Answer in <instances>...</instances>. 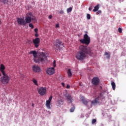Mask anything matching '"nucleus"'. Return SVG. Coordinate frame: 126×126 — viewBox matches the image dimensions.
<instances>
[{
  "instance_id": "f257e3e1",
  "label": "nucleus",
  "mask_w": 126,
  "mask_h": 126,
  "mask_svg": "<svg viewBox=\"0 0 126 126\" xmlns=\"http://www.w3.org/2000/svg\"><path fill=\"white\" fill-rule=\"evenodd\" d=\"M79 51H78L76 56L75 58L78 61H83L86 58L87 55L92 56L93 52L90 48H87V47L84 45H81L79 48Z\"/></svg>"
},
{
  "instance_id": "f03ea898",
  "label": "nucleus",
  "mask_w": 126,
  "mask_h": 126,
  "mask_svg": "<svg viewBox=\"0 0 126 126\" xmlns=\"http://www.w3.org/2000/svg\"><path fill=\"white\" fill-rule=\"evenodd\" d=\"M30 54H32L34 57L33 61L36 63H42V64L47 61V56L44 52H40L38 54L37 57V52L36 51H32Z\"/></svg>"
},
{
  "instance_id": "7ed1b4c3",
  "label": "nucleus",
  "mask_w": 126,
  "mask_h": 126,
  "mask_svg": "<svg viewBox=\"0 0 126 126\" xmlns=\"http://www.w3.org/2000/svg\"><path fill=\"white\" fill-rule=\"evenodd\" d=\"M32 20V21H36V17L33 16L32 12H29L25 18V21L26 22V24L31 23Z\"/></svg>"
},
{
  "instance_id": "20e7f679",
  "label": "nucleus",
  "mask_w": 126,
  "mask_h": 126,
  "mask_svg": "<svg viewBox=\"0 0 126 126\" xmlns=\"http://www.w3.org/2000/svg\"><path fill=\"white\" fill-rule=\"evenodd\" d=\"M3 74V76H2L0 79V81L2 84H7L8 82H9V80H10V77L8 76L6 73H4Z\"/></svg>"
},
{
  "instance_id": "39448f33",
  "label": "nucleus",
  "mask_w": 126,
  "mask_h": 126,
  "mask_svg": "<svg viewBox=\"0 0 126 126\" xmlns=\"http://www.w3.org/2000/svg\"><path fill=\"white\" fill-rule=\"evenodd\" d=\"M80 42L82 44H85V45H89L90 44V37L88 36L87 33L84 35V38L83 39H80Z\"/></svg>"
},
{
  "instance_id": "423d86ee",
  "label": "nucleus",
  "mask_w": 126,
  "mask_h": 126,
  "mask_svg": "<svg viewBox=\"0 0 126 126\" xmlns=\"http://www.w3.org/2000/svg\"><path fill=\"white\" fill-rule=\"evenodd\" d=\"M104 98L105 96H104L103 93H100L98 97H97L94 100L92 101L91 104H92L93 105L98 104V103H99V100H101L102 101V100Z\"/></svg>"
},
{
  "instance_id": "0eeeda50",
  "label": "nucleus",
  "mask_w": 126,
  "mask_h": 126,
  "mask_svg": "<svg viewBox=\"0 0 126 126\" xmlns=\"http://www.w3.org/2000/svg\"><path fill=\"white\" fill-rule=\"evenodd\" d=\"M63 47V44L60 40H56L54 43V48L57 51H60Z\"/></svg>"
},
{
  "instance_id": "6e6552de",
  "label": "nucleus",
  "mask_w": 126,
  "mask_h": 126,
  "mask_svg": "<svg viewBox=\"0 0 126 126\" xmlns=\"http://www.w3.org/2000/svg\"><path fill=\"white\" fill-rule=\"evenodd\" d=\"M38 92L41 96H44V95H46V93H47V89L46 88H44L43 87H41L37 89Z\"/></svg>"
},
{
  "instance_id": "1a4fd4ad",
  "label": "nucleus",
  "mask_w": 126,
  "mask_h": 126,
  "mask_svg": "<svg viewBox=\"0 0 126 126\" xmlns=\"http://www.w3.org/2000/svg\"><path fill=\"white\" fill-rule=\"evenodd\" d=\"M92 83L94 86H97L100 83V79L98 77H94L92 79Z\"/></svg>"
},
{
  "instance_id": "9d476101",
  "label": "nucleus",
  "mask_w": 126,
  "mask_h": 126,
  "mask_svg": "<svg viewBox=\"0 0 126 126\" xmlns=\"http://www.w3.org/2000/svg\"><path fill=\"white\" fill-rule=\"evenodd\" d=\"M35 48H38L40 46V38L37 37L32 40Z\"/></svg>"
},
{
  "instance_id": "9b49d317",
  "label": "nucleus",
  "mask_w": 126,
  "mask_h": 126,
  "mask_svg": "<svg viewBox=\"0 0 126 126\" xmlns=\"http://www.w3.org/2000/svg\"><path fill=\"white\" fill-rule=\"evenodd\" d=\"M55 68L54 67H49L47 68L46 70V73L47 74H49V75H53L54 73H55Z\"/></svg>"
},
{
  "instance_id": "f8f14e48",
  "label": "nucleus",
  "mask_w": 126,
  "mask_h": 126,
  "mask_svg": "<svg viewBox=\"0 0 126 126\" xmlns=\"http://www.w3.org/2000/svg\"><path fill=\"white\" fill-rule=\"evenodd\" d=\"M17 21L18 22V24L19 25H26V23L25 22V20L23 18H18L17 19Z\"/></svg>"
},
{
  "instance_id": "ddd939ff",
  "label": "nucleus",
  "mask_w": 126,
  "mask_h": 126,
  "mask_svg": "<svg viewBox=\"0 0 126 126\" xmlns=\"http://www.w3.org/2000/svg\"><path fill=\"white\" fill-rule=\"evenodd\" d=\"M64 97L66 98V100H67V102L68 103H72L73 101V99H72V96L69 94H64Z\"/></svg>"
},
{
  "instance_id": "4468645a",
  "label": "nucleus",
  "mask_w": 126,
  "mask_h": 126,
  "mask_svg": "<svg viewBox=\"0 0 126 126\" xmlns=\"http://www.w3.org/2000/svg\"><path fill=\"white\" fill-rule=\"evenodd\" d=\"M32 69L34 72H40V71H41V68H40L38 65H32Z\"/></svg>"
},
{
  "instance_id": "2eb2a0df",
  "label": "nucleus",
  "mask_w": 126,
  "mask_h": 126,
  "mask_svg": "<svg viewBox=\"0 0 126 126\" xmlns=\"http://www.w3.org/2000/svg\"><path fill=\"white\" fill-rule=\"evenodd\" d=\"M53 99V96L51 95L49 99L48 100H46V106L48 108V109H51V107H50V104L51 103V101H52V99Z\"/></svg>"
},
{
  "instance_id": "dca6fc26",
  "label": "nucleus",
  "mask_w": 126,
  "mask_h": 126,
  "mask_svg": "<svg viewBox=\"0 0 126 126\" xmlns=\"http://www.w3.org/2000/svg\"><path fill=\"white\" fill-rule=\"evenodd\" d=\"M82 101L84 105H87L88 104V102H89L88 100H87V99H86L84 98H83L82 99Z\"/></svg>"
},
{
  "instance_id": "f3484780",
  "label": "nucleus",
  "mask_w": 126,
  "mask_h": 126,
  "mask_svg": "<svg viewBox=\"0 0 126 126\" xmlns=\"http://www.w3.org/2000/svg\"><path fill=\"white\" fill-rule=\"evenodd\" d=\"M67 72L69 77L72 76V73H71V70L70 69H68Z\"/></svg>"
},
{
  "instance_id": "a211bd4d",
  "label": "nucleus",
  "mask_w": 126,
  "mask_h": 126,
  "mask_svg": "<svg viewBox=\"0 0 126 126\" xmlns=\"http://www.w3.org/2000/svg\"><path fill=\"white\" fill-rule=\"evenodd\" d=\"M99 9V4H97L96 6H95L93 9V11L94 12H96V11H98V10Z\"/></svg>"
},
{
  "instance_id": "6ab92c4d",
  "label": "nucleus",
  "mask_w": 126,
  "mask_h": 126,
  "mask_svg": "<svg viewBox=\"0 0 126 126\" xmlns=\"http://www.w3.org/2000/svg\"><path fill=\"white\" fill-rule=\"evenodd\" d=\"M104 56H106V59H110V58L111 57L110 53H108L107 52H105Z\"/></svg>"
},
{
  "instance_id": "aec40b11",
  "label": "nucleus",
  "mask_w": 126,
  "mask_h": 126,
  "mask_svg": "<svg viewBox=\"0 0 126 126\" xmlns=\"http://www.w3.org/2000/svg\"><path fill=\"white\" fill-rule=\"evenodd\" d=\"M111 85L112 87V88L113 90H115L116 89V83H114V82H111Z\"/></svg>"
},
{
  "instance_id": "412c9836",
  "label": "nucleus",
  "mask_w": 126,
  "mask_h": 126,
  "mask_svg": "<svg viewBox=\"0 0 126 126\" xmlns=\"http://www.w3.org/2000/svg\"><path fill=\"white\" fill-rule=\"evenodd\" d=\"M32 82L35 84V85H36V86H38V82L37 81V80L33 78L32 80Z\"/></svg>"
},
{
  "instance_id": "4be33fe9",
  "label": "nucleus",
  "mask_w": 126,
  "mask_h": 126,
  "mask_svg": "<svg viewBox=\"0 0 126 126\" xmlns=\"http://www.w3.org/2000/svg\"><path fill=\"white\" fill-rule=\"evenodd\" d=\"M58 105H63V100L62 99H60L58 101Z\"/></svg>"
},
{
  "instance_id": "5701e85b",
  "label": "nucleus",
  "mask_w": 126,
  "mask_h": 126,
  "mask_svg": "<svg viewBox=\"0 0 126 126\" xmlns=\"http://www.w3.org/2000/svg\"><path fill=\"white\" fill-rule=\"evenodd\" d=\"M67 13H69V12H71L72 11V7H69L67 9Z\"/></svg>"
},
{
  "instance_id": "b1692460",
  "label": "nucleus",
  "mask_w": 126,
  "mask_h": 126,
  "mask_svg": "<svg viewBox=\"0 0 126 126\" xmlns=\"http://www.w3.org/2000/svg\"><path fill=\"white\" fill-rule=\"evenodd\" d=\"M74 110H75V107L74 106L70 109V112L71 113H73V112H74Z\"/></svg>"
},
{
  "instance_id": "393cba45",
  "label": "nucleus",
  "mask_w": 126,
  "mask_h": 126,
  "mask_svg": "<svg viewBox=\"0 0 126 126\" xmlns=\"http://www.w3.org/2000/svg\"><path fill=\"white\" fill-rule=\"evenodd\" d=\"M87 18L88 20H89L91 19V16L89 14H87Z\"/></svg>"
},
{
  "instance_id": "a878e982",
  "label": "nucleus",
  "mask_w": 126,
  "mask_h": 126,
  "mask_svg": "<svg viewBox=\"0 0 126 126\" xmlns=\"http://www.w3.org/2000/svg\"><path fill=\"white\" fill-rule=\"evenodd\" d=\"M29 27H30L32 29H33L34 28V26L33 25V24L30 23L29 25Z\"/></svg>"
},
{
  "instance_id": "bb28decb",
  "label": "nucleus",
  "mask_w": 126,
  "mask_h": 126,
  "mask_svg": "<svg viewBox=\"0 0 126 126\" xmlns=\"http://www.w3.org/2000/svg\"><path fill=\"white\" fill-rule=\"evenodd\" d=\"M1 1L3 2V3H8V0H1Z\"/></svg>"
},
{
  "instance_id": "cd10ccee",
  "label": "nucleus",
  "mask_w": 126,
  "mask_h": 126,
  "mask_svg": "<svg viewBox=\"0 0 126 126\" xmlns=\"http://www.w3.org/2000/svg\"><path fill=\"white\" fill-rule=\"evenodd\" d=\"M53 67H56V61L55 60L54 61L53 63Z\"/></svg>"
},
{
  "instance_id": "c85d7f7f",
  "label": "nucleus",
  "mask_w": 126,
  "mask_h": 126,
  "mask_svg": "<svg viewBox=\"0 0 126 126\" xmlns=\"http://www.w3.org/2000/svg\"><path fill=\"white\" fill-rule=\"evenodd\" d=\"M118 32H119V33H122V32H123V30H122V28H119L118 29Z\"/></svg>"
},
{
  "instance_id": "c756f323",
  "label": "nucleus",
  "mask_w": 126,
  "mask_h": 126,
  "mask_svg": "<svg viewBox=\"0 0 126 126\" xmlns=\"http://www.w3.org/2000/svg\"><path fill=\"white\" fill-rule=\"evenodd\" d=\"M96 122H97V120H96V119H93L92 121V124H95V123H96Z\"/></svg>"
},
{
  "instance_id": "7c9ffc66",
  "label": "nucleus",
  "mask_w": 126,
  "mask_h": 126,
  "mask_svg": "<svg viewBox=\"0 0 126 126\" xmlns=\"http://www.w3.org/2000/svg\"><path fill=\"white\" fill-rule=\"evenodd\" d=\"M59 13H61V14H63V10H61V11H60Z\"/></svg>"
},
{
  "instance_id": "2f4dec72",
  "label": "nucleus",
  "mask_w": 126,
  "mask_h": 126,
  "mask_svg": "<svg viewBox=\"0 0 126 126\" xmlns=\"http://www.w3.org/2000/svg\"><path fill=\"white\" fill-rule=\"evenodd\" d=\"M48 18L49 19H52V18H53V16H52V15H49Z\"/></svg>"
},
{
  "instance_id": "473e14b6",
  "label": "nucleus",
  "mask_w": 126,
  "mask_h": 126,
  "mask_svg": "<svg viewBox=\"0 0 126 126\" xmlns=\"http://www.w3.org/2000/svg\"><path fill=\"white\" fill-rule=\"evenodd\" d=\"M56 28H59V27H60V25L59 24H57L56 25Z\"/></svg>"
},
{
  "instance_id": "72a5a7b5",
  "label": "nucleus",
  "mask_w": 126,
  "mask_h": 126,
  "mask_svg": "<svg viewBox=\"0 0 126 126\" xmlns=\"http://www.w3.org/2000/svg\"><path fill=\"white\" fill-rule=\"evenodd\" d=\"M34 32H35V33H37L38 32V29H37V28L35 29Z\"/></svg>"
},
{
  "instance_id": "f704fd0d",
  "label": "nucleus",
  "mask_w": 126,
  "mask_h": 126,
  "mask_svg": "<svg viewBox=\"0 0 126 126\" xmlns=\"http://www.w3.org/2000/svg\"><path fill=\"white\" fill-rule=\"evenodd\" d=\"M89 10H90V11H91L92 10V6H91L89 8Z\"/></svg>"
},
{
  "instance_id": "c9c22d12",
  "label": "nucleus",
  "mask_w": 126,
  "mask_h": 126,
  "mask_svg": "<svg viewBox=\"0 0 126 126\" xmlns=\"http://www.w3.org/2000/svg\"><path fill=\"white\" fill-rule=\"evenodd\" d=\"M66 88H67V89H69V88H70V86L69 85H67Z\"/></svg>"
},
{
  "instance_id": "e433bc0d",
  "label": "nucleus",
  "mask_w": 126,
  "mask_h": 126,
  "mask_svg": "<svg viewBox=\"0 0 126 126\" xmlns=\"http://www.w3.org/2000/svg\"><path fill=\"white\" fill-rule=\"evenodd\" d=\"M35 37H38L39 36V34L37 32H36V33L35 34Z\"/></svg>"
},
{
  "instance_id": "4c0bfd02",
  "label": "nucleus",
  "mask_w": 126,
  "mask_h": 126,
  "mask_svg": "<svg viewBox=\"0 0 126 126\" xmlns=\"http://www.w3.org/2000/svg\"><path fill=\"white\" fill-rule=\"evenodd\" d=\"M62 85L63 86H64V83H62Z\"/></svg>"
},
{
  "instance_id": "58836bf2",
  "label": "nucleus",
  "mask_w": 126,
  "mask_h": 126,
  "mask_svg": "<svg viewBox=\"0 0 126 126\" xmlns=\"http://www.w3.org/2000/svg\"><path fill=\"white\" fill-rule=\"evenodd\" d=\"M32 106H34V103H32Z\"/></svg>"
},
{
  "instance_id": "ea45409f",
  "label": "nucleus",
  "mask_w": 126,
  "mask_h": 126,
  "mask_svg": "<svg viewBox=\"0 0 126 126\" xmlns=\"http://www.w3.org/2000/svg\"><path fill=\"white\" fill-rule=\"evenodd\" d=\"M80 86H81V84H80Z\"/></svg>"
},
{
  "instance_id": "a19ab883",
  "label": "nucleus",
  "mask_w": 126,
  "mask_h": 126,
  "mask_svg": "<svg viewBox=\"0 0 126 126\" xmlns=\"http://www.w3.org/2000/svg\"><path fill=\"white\" fill-rule=\"evenodd\" d=\"M101 88H102V87H100Z\"/></svg>"
}]
</instances>
